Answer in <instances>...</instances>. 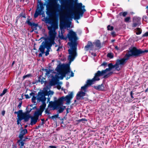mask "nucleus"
<instances>
[{
  "mask_svg": "<svg viewBox=\"0 0 148 148\" xmlns=\"http://www.w3.org/2000/svg\"><path fill=\"white\" fill-rule=\"evenodd\" d=\"M85 7V6L83 5L82 3H76L75 5L76 11L75 12L70 10L64 14H60V22H62L64 25L67 27H70L71 23V21L73 18L75 20H77L76 22L79 23L77 20L83 16L86 11Z\"/></svg>",
  "mask_w": 148,
  "mask_h": 148,
  "instance_id": "obj_1",
  "label": "nucleus"
},
{
  "mask_svg": "<svg viewBox=\"0 0 148 148\" xmlns=\"http://www.w3.org/2000/svg\"><path fill=\"white\" fill-rule=\"evenodd\" d=\"M67 38L70 42L68 43L70 47V48L68 50L69 55L68 59L69 63L71 64L77 56L76 50L77 47V38L76 34L72 30H70L67 35Z\"/></svg>",
  "mask_w": 148,
  "mask_h": 148,
  "instance_id": "obj_2",
  "label": "nucleus"
},
{
  "mask_svg": "<svg viewBox=\"0 0 148 148\" xmlns=\"http://www.w3.org/2000/svg\"><path fill=\"white\" fill-rule=\"evenodd\" d=\"M57 71L59 73L58 74H56L55 76L52 77V79L50 81V83L51 86H54L58 84H61V82H58L59 79H63L66 74L70 72L69 65L68 64H62L57 67Z\"/></svg>",
  "mask_w": 148,
  "mask_h": 148,
  "instance_id": "obj_3",
  "label": "nucleus"
},
{
  "mask_svg": "<svg viewBox=\"0 0 148 148\" xmlns=\"http://www.w3.org/2000/svg\"><path fill=\"white\" fill-rule=\"evenodd\" d=\"M44 5L46 6L47 11V14L50 17H53L56 12L64 14L59 10L60 5L58 3L56 0H45Z\"/></svg>",
  "mask_w": 148,
  "mask_h": 148,
  "instance_id": "obj_4",
  "label": "nucleus"
},
{
  "mask_svg": "<svg viewBox=\"0 0 148 148\" xmlns=\"http://www.w3.org/2000/svg\"><path fill=\"white\" fill-rule=\"evenodd\" d=\"M41 39H43L44 41L42 43L39 50L42 53H45V55L47 56L49 54V52L51 50V47L54 44L55 41L48 37H42Z\"/></svg>",
  "mask_w": 148,
  "mask_h": 148,
  "instance_id": "obj_5",
  "label": "nucleus"
},
{
  "mask_svg": "<svg viewBox=\"0 0 148 148\" xmlns=\"http://www.w3.org/2000/svg\"><path fill=\"white\" fill-rule=\"evenodd\" d=\"M42 20L46 23L52 24L51 26L48 27L49 30L48 37L54 41L57 34L56 30L58 27V24L56 23H53V20L52 18L45 17V16Z\"/></svg>",
  "mask_w": 148,
  "mask_h": 148,
  "instance_id": "obj_6",
  "label": "nucleus"
},
{
  "mask_svg": "<svg viewBox=\"0 0 148 148\" xmlns=\"http://www.w3.org/2000/svg\"><path fill=\"white\" fill-rule=\"evenodd\" d=\"M131 56H138L134 48L130 49L129 51L127 53L124 57L121 59L118 60L114 65V68L116 70L119 71L120 70V66L123 65L129 59V58Z\"/></svg>",
  "mask_w": 148,
  "mask_h": 148,
  "instance_id": "obj_7",
  "label": "nucleus"
},
{
  "mask_svg": "<svg viewBox=\"0 0 148 148\" xmlns=\"http://www.w3.org/2000/svg\"><path fill=\"white\" fill-rule=\"evenodd\" d=\"M108 66V68H107L105 70H103L101 71H98L95 75L98 78H99L100 76L104 75V78H107L111 75L113 73L112 72L110 71L111 70L114 68V65H113L111 63L109 64Z\"/></svg>",
  "mask_w": 148,
  "mask_h": 148,
  "instance_id": "obj_8",
  "label": "nucleus"
},
{
  "mask_svg": "<svg viewBox=\"0 0 148 148\" xmlns=\"http://www.w3.org/2000/svg\"><path fill=\"white\" fill-rule=\"evenodd\" d=\"M37 99L39 101L42 102V104L40 106V109L42 112L44 111L46 107V104L45 101L46 100V98L43 92H40L38 93V97Z\"/></svg>",
  "mask_w": 148,
  "mask_h": 148,
  "instance_id": "obj_9",
  "label": "nucleus"
},
{
  "mask_svg": "<svg viewBox=\"0 0 148 148\" xmlns=\"http://www.w3.org/2000/svg\"><path fill=\"white\" fill-rule=\"evenodd\" d=\"M99 78H98L95 75L94 77L92 79L88 80L86 82V84L84 86L81 87V90L84 91V92L85 93V92H86V89L89 86L94 84L96 81H99Z\"/></svg>",
  "mask_w": 148,
  "mask_h": 148,
  "instance_id": "obj_10",
  "label": "nucleus"
},
{
  "mask_svg": "<svg viewBox=\"0 0 148 148\" xmlns=\"http://www.w3.org/2000/svg\"><path fill=\"white\" fill-rule=\"evenodd\" d=\"M41 114L42 112L40 110L36 111L34 114L33 116L31 117V122L30 125H32L35 124L38 119L39 116L41 115Z\"/></svg>",
  "mask_w": 148,
  "mask_h": 148,
  "instance_id": "obj_11",
  "label": "nucleus"
},
{
  "mask_svg": "<svg viewBox=\"0 0 148 148\" xmlns=\"http://www.w3.org/2000/svg\"><path fill=\"white\" fill-rule=\"evenodd\" d=\"M44 9V7L43 3L40 2V6L38 7L37 8L34 15V17L35 18L38 17L39 15H43L44 14V12L43 11Z\"/></svg>",
  "mask_w": 148,
  "mask_h": 148,
  "instance_id": "obj_12",
  "label": "nucleus"
},
{
  "mask_svg": "<svg viewBox=\"0 0 148 148\" xmlns=\"http://www.w3.org/2000/svg\"><path fill=\"white\" fill-rule=\"evenodd\" d=\"M141 18L139 17L134 16L133 19V24L132 27H138L141 24Z\"/></svg>",
  "mask_w": 148,
  "mask_h": 148,
  "instance_id": "obj_13",
  "label": "nucleus"
},
{
  "mask_svg": "<svg viewBox=\"0 0 148 148\" xmlns=\"http://www.w3.org/2000/svg\"><path fill=\"white\" fill-rule=\"evenodd\" d=\"M58 107V105L56 101H50L48 105V108H49L51 110H56Z\"/></svg>",
  "mask_w": 148,
  "mask_h": 148,
  "instance_id": "obj_14",
  "label": "nucleus"
},
{
  "mask_svg": "<svg viewBox=\"0 0 148 148\" xmlns=\"http://www.w3.org/2000/svg\"><path fill=\"white\" fill-rule=\"evenodd\" d=\"M73 97V93L71 92L69 94L66 95L65 97H64V101L66 102V103L69 104L70 102V100Z\"/></svg>",
  "mask_w": 148,
  "mask_h": 148,
  "instance_id": "obj_15",
  "label": "nucleus"
},
{
  "mask_svg": "<svg viewBox=\"0 0 148 148\" xmlns=\"http://www.w3.org/2000/svg\"><path fill=\"white\" fill-rule=\"evenodd\" d=\"M86 93L82 91L78 92L76 95V98L77 100H81L83 99V97L85 95Z\"/></svg>",
  "mask_w": 148,
  "mask_h": 148,
  "instance_id": "obj_16",
  "label": "nucleus"
},
{
  "mask_svg": "<svg viewBox=\"0 0 148 148\" xmlns=\"http://www.w3.org/2000/svg\"><path fill=\"white\" fill-rule=\"evenodd\" d=\"M133 48L138 56H140L141 54L145 53L148 52V49L143 51L140 49H138L135 47Z\"/></svg>",
  "mask_w": 148,
  "mask_h": 148,
  "instance_id": "obj_17",
  "label": "nucleus"
},
{
  "mask_svg": "<svg viewBox=\"0 0 148 148\" xmlns=\"http://www.w3.org/2000/svg\"><path fill=\"white\" fill-rule=\"evenodd\" d=\"M84 48L85 50L86 51H87L89 50H92L93 48V44L91 42L88 41Z\"/></svg>",
  "mask_w": 148,
  "mask_h": 148,
  "instance_id": "obj_18",
  "label": "nucleus"
},
{
  "mask_svg": "<svg viewBox=\"0 0 148 148\" xmlns=\"http://www.w3.org/2000/svg\"><path fill=\"white\" fill-rule=\"evenodd\" d=\"M64 101V96H63L59 99L56 102L59 106H62L63 104V102Z\"/></svg>",
  "mask_w": 148,
  "mask_h": 148,
  "instance_id": "obj_19",
  "label": "nucleus"
},
{
  "mask_svg": "<svg viewBox=\"0 0 148 148\" xmlns=\"http://www.w3.org/2000/svg\"><path fill=\"white\" fill-rule=\"evenodd\" d=\"M27 132V131L26 129H25L22 130L19 136V138L20 139H22L23 136Z\"/></svg>",
  "mask_w": 148,
  "mask_h": 148,
  "instance_id": "obj_20",
  "label": "nucleus"
},
{
  "mask_svg": "<svg viewBox=\"0 0 148 148\" xmlns=\"http://www.w3.org/2000/svg\"><path fill=\"white\" fill-rule=\"evenodd\" d=\"M25 141V140H22V139H20L18 140L17 143H18V145L20 146V148H24L23 147L24 146L25 143L24 142Z\"/></svg>",
  "mask_w": 148,
  "mask_h": 148,
  "instance_id": "obj_21",
  "label": "nucleus"
},
{
  "mask_svg": "<svg viewBox=\"0 0 148 148\" xmlns=\"http://www.w3.org/2000/svg\"><path fill=\"white\" fill-rule=\"evenodd\" d=\"M64 32V30L61 29V34H59V37L60 39H63L66 40L67 38V36H64L63 35V34Z\"/></svg>",
  "mask_w": 148,
  "mask_h": 148,
  "instance_id": "obj_22",
  "label": "nucleus"
},
{
  "mask_svg": "<svg viewBox=\"0 0 148 148\" xmlns=\"http://www.w3.org/2000/svg\"><path fill=\"white\" fill-rule=\"evenodd\" d=\"M66 107L63 106L58 105V107L56 110H58V112L59 113L62 112L65 109Z\"/></svg>",
  "mask_w": 148,
  "mask_h": 148,
  "instance_id": "obj_23",
  "label": "nucleus"
},
{
  "mask_svg": "<svg viewBox=\"0 0 148 148\" xmlns=\"http://www.w3.org/2000/svg\"><path fill=\"white\" fill-rule=\"evenodd\" d=\"M23 119L25 121H28L31 116L27 113H24Z\"/></svg>",
  "mask_w": 148,
  "mask_h": 148,
  "instance_id": "obj_24",
  "label": "nucleus"
},
{
  "mask_svg": "<svg viewBox=\"0 0 148 148\" xmlns=\"http://www.w3.org/2000/svg\"><path fill=\"white\" fill-rule=\"evenodd\" d=\"M97 89L100 90H104V87L103 85L101 84L97 87Z\"/></svg>",
  "mask_w": 148,
  "mask_h": 148,
  "instance_id": "obj_25",
  "label": "nucleus"
},
{
  "mask_svg": "<svg viewBox=\"0 0 148 148\" xmlns=\"http://www.w3.org/2000/svg\"><path fill=\"white\" fill-rule=\"evenodd\" d=\"M24 113L22 114H18L17 117L18 119H20V120H22L23 119L24 117Z\"/></svg>",
  "mask_w": 148,
  "mask_h": 148,
  "instance_id": "obj_26",
  "label": "nucleus"
},
{
  "mask_svg": "<svg viewBox=\"0 0 148 148\" xmlns=\"http://www.w3.org/2000/svg\"><path fill=\"white\" fill-rule=\"evenodd\" d=\"M136 34L137 35L140 34L141 33V29L139 28H137L136 29Z\"/></svg>",
  "mask_w": 148,
  "mask_h": 148,
  "instance_id": "obj_27",
  "label": "nucleus"
},
{
  "mask_svg": "<svg viewBox=\"0 0 148 148\" xmlns=\"http://www.w3.org/2000/svg\"><path fill=\"white\" fill-rule=\"evenodd\" d=\"M96 47L100 48L101 47V43L99 40L97 41L95 43Z\"/></svg>",
  "mask_w": 148,
  "mask_h": 148,
  "instance_id": "obj_28",
  "label": "nucleus"
},
{
  "mask_svg": "<svg viewBox=\"0 0 148 148\" xmlns=\"http://www.w3.org/2000/svg\"><path fill=\"white\" fill-rule=\"evenodd\" d=\"M7 90L6 89H4L2 93L0 94V97H2L5 95L7 91Z\"/></svg>",
  "mask_w": 148,
  "mask_h": 148,
  "instance_id": "obj_29",
  "label": "nucleus"
},
{
  "mask_svg": "<svg viewBox=\"0 0 148 148\" xmlns=\"http://www.w3.org/2000/svg\"><path fill=\"white\" fill-rule=\"evenodd\" d=\"M114 29V27L112 26H110V25H108L107 26V29L108 30H112Z\"/></svg>",
  "mask_w": 148,
  "mask_h": 148,
  "instance_id": "obj_30",
  "label": "nucleus"
},
{
  "mask_svg": "<svg viewBox=\"0 0 148 148\" xmlns=\"http://www.w3.org/2000/svg\"><path fill=\"white\" fill-rule=\"evenodd\" d=\"M127 14V12H121L119 13L120 16L122 15L123 16H125Z\"/></svg>",
  "mask_w": 148,
  "mask_h": 148,
  "instance_id": "obj_31",
  "label": "nucleus"
},
{
  "mask_svg": "<svg viewBox=\"0 0 148 148\" xmlns=\"http://www.w3.org/2000/svg\"><path fill=\"white\" fill-rule=\"evenodd\" d=\"M45 70L46 72L45 73V75L48 76L50 73V71L47 69H45Z\"/></svg>",
  "mask_w": 148,
  "mask_h": 148,
  "instance_id": "obj_32",
  "label": "nucleus"
},
{
  "mask_svg": "<svg viewBox=\"0 0 148 148\" xmlns=\"http://www.w3.org/2000/svg\"><path fill=\"white\" fill-rule=\"evenodd\" d=\"M27 23L28 24L31 25L35 26H36L37 25H36L34 23H33L32 24V23L29 21H27Z\"/></svg>",
  "mask_w": 148,
  "mask_h": 148,
  "instance_id": "obj_33",
  "label": "nucleus"
},
{
  "mask_svg": "<svg viewBox=\"0 0 148 148\" xmlns=\"http://www.w3.org/2000/svg\"><path fill=\"white\" fill-rule=\"evenodd\" d=\"M107 56L110 58H112L113 57L112 54L111 53H108L107 54Z\"/></svg>",
  "mask_w": 148,
  "mask_h": 148,
  "instance_id": "obj_34",
  "label": "nucleus"
},
{
  "mask_svg": "<svg viewBox=\"0 0 148 148\" xmlns=\"http://www.w3.org/2000/svg\"><path fill=\"white\" fill-rule=\"evenodd\" d=\"M130 18L129 17H127L125 18V21L126 22H128L130 20Z\"/></svg>",
  "mask_w": 148,
  "mask_h": 148,
  "instance_id": "obj_35",
  "label": "nucleus"
},
{
  "mask_svg": "<svg viewBox=\"0 0 148 148\" xmlns=\"http://www.w3.org/2000/svg\"><path fill=\"white\" fill-rule=\"evenodd\" d=\"M36 97L34 96H33L32 98V100L33 102H35V100L36 99Z\"/></svg>",
  "mask_w": 148,
  "mask_h": 148,
  "instance_id": "obj_36",
  "label": "nucleus"
},
{
  "mask_svg": "<svg viewBox=\"0 0 148 148\" xmlns=\"http://www.w3.org/2000/svg\"><path fill=\"white\" fill-rule=\"evenodd\" d=\"M61 1L62 4V6H63L64 4H65L67 1V0H61Z\"/></svg>",
  "mask_w": 148,
  "mask_h": 148,
  "instance_id": "obj_37",
  "label": "nucleus"
},
{
  "mask_svg": "<svg viewBox=\"0 0 148 148\" xmlns=\"http://www.w3.org/2000/svg\"><path fill=\"white\" fill-rule=\"evenodd\" d=\"M30 75H31V74H28V75H25L23 77V79L24 80L27 77H29L30 76Z\"/></svg>",
  "mask_w": 148,
  "mask_h": 148,
  "instance_id": "obj_38",
  "label": "nucleus"
},
{
  "mask_svg": "<svg viewBox=\"0 0 148 148\" xmlns=\"http://www.w3.org/2000/svg\"><path fill=\"white\" fill-rule=\"evenodd\" d=\"M107 65V63L106 62H103L102 64L100 66H106Z\"/></svg>",
  "mask_w": 148,
  "mask_h": 148,
  "instance_id": "obj_39",
  "label": "nucleus"
},
{
  "mask_svg": "<svg viewBox=\"0 0 148 148\" xmlns=\"http://www.w3.org/2000/svg\"><path fill=\"white\" fill-rule=\"evenodd\" d=\"M15 113H17L18 114H23L22 112V110H19L18 112H15Z\"/></svg>",
  "mask_w": 148,
  "mask_h": 148,
  "instance_id": "obj_40",
  "label": "nucleus"
},
{
  "mask_svg": "<svg viewBox=\"0 0 148 148\" xmlns=\"http://www.w3.org/2000/svg\"><path fill=\"white\" fill-rule=\"evenodd\" d=\"M39 81L41 82V84H43V83H45V81L43 80V79H41V80L40 79L39 80Z\"/></svg>",
  "mask_w": 148,
  "mask_h": 148,
  "instance_id": "obj_41",
  "label": "nucleus"
},
{
  "mask_svg": "<svg viewBox=\"0 0 148 148\" xmlns=\"http://www.w3.org/2000/svg\"><path fill=\"white\" fill-rule=\"evenodd\" d=\"M21 120H20L19 119H18L17 120V124L18 125L19 124H20V125H21V123H20V122L21 121Z\"/></svg>",
  "mask_w": 148,
  "mask_h": 148,
  "instance_id": "obj_42",
  "label": "nucleus"
},
{
  "mask_svg": "<svg viewBox=\"0 0 148 148\" xmlns=\"http://www.w3.org/2000/svg\"><path fill=\"white\" fill-rule=\"evenodd\" d=\"M82 121H87V120L85 119H81L78 120V121L79 122H80Z\"/></svg>",
  "mask_w": 148,
  "mask_h": 148,
  "instance_id": "obj_43",
  "label": "nucleus"
},
{
  "mask_svg": "<svg viewBox=\"0 0 148 148\" xmlns=\"http://www.w3.org/2000/svg\"><path fill=\"white\" fill-rule=\"evenodd\" d=\"M49 148H57V147L55 146L50 145L49 146Z\"/></svg>",
  "mask_w": 148,
  "mask_h": 148,
  "instance_id": "obj_44",
  "label": "nucleus"
},
{
  "mask_svg": "<svg viewBox=\"0 0 148 148\" xmlns=\"http://www.w3.org/2000/svg\"><path fill=\"white\" fill-rule=\"evenodd\" d=\"M143 36H148V32H147L145 33Z\"/></svg>",
  "mask_w": 148,
  "mask_h": 148,
  "instance_id": "obj_45",
  "label": "nucleus"
},
{
  "mask_svg": "<svg viewBox=\"0 0 148 148\" xmlns=\"http://www.w3.org/2000/svg\"><path fill=\"white\" fill-rule=\"evenodd\" d=\"M57 116L56 115H55L52 116H51V118L53 119H55V118H57Z\"/></svg>",
  "mask_w": 148,
  "mask_h": 148,
  "instance_id": "obj_46",
  "label": "nucleus"
},
{
  "mask_svg": "<svg viewBox=\"0 0 148 148\" xmlns=\"http://www.w3.org/2000/svg\"><path fill=\"white\" fill-rule=\"evenodd\" d=\"M22 105V102L20 103L19 105H18V107L19 108H20L21 107Z\"/></svg>",
  "mask_w": 148,
  "mask_h": 148,
  "instance_id": "obj_47",
  "label": "nucleus"
},
{
  "mask_svg": "<svg viewBox=\"0 0 148 148\" xmlns=\"http://www.w3.org/2000/svg\"><path fill=\"white\" fill-rule=\"evenodd\" d=\"M57 89L58 90H60L61 88V86L60 85H58L57 86Z\"/></svg>",
  "mask_w": 148,
  "mask_h": 148,
  "instance_id": "obj_48",
  "label": "nucleus"
},
{
  "mask_svg": "<svg viewBox=\"0 0 148 148\" xmlns=\"http://www.w3.org/2000/svg\"><path fill=\"white\" fill-rule=\"evenodd\" d=\"M62 48V47H61V46L59 47H58V49H57V51H59L60 50V49H61Z\"/></svg>",
  "mask_w": 148,
  "mask_h": 148,
  "instance_id": "obj_49",
  "label": "nucleus"
},
{
  "mask_svg": "<svg viewBox=\"0 0 148 148\" xmlns=\"http://www.w3.org/2000/svg\"><path fill=\"white\" fill-rule=\"evenodd\" d=\"M45 112L46 113L49 114V110H48V109H46L45 110Z\"/></svg>",
  "mask_w": 148,
  "mask_h": 148,
  "instance_id": "obj_50",
  "label": "nucleus"
},
{
  "mask_svg": "<svg viewBox=\"0 0 148 148\" xmlns=\"http://www.w3.org/2000/svg\"><path fill=\"white\" fill-rule=\"evenodd\" d=\"M5 111H4V110L3 111L1 112V114H2V115L3 116H4L5 114Z\"/></svg>",
  "mask_w": 148,
  "mask_h": 148,
  "instance_id": "obj_51",
  "label": "nucleus"
},
{
  "mask_svg": "<svg viewBox=\"0 0 148 148\" xmlns=\"http://www.w3.org/2000/svg\"><path fill=\"white\" fill-rule=\"evenodd\" d=\"M74 73H73V72L71 71V77H73L74 76Z\"/></svg>",
  "mask_w": 148,
  "mask_h": 148,
  "instance_id": "obj_52",
  "label": "nucleus"
},
{
  "mask_svg": "<svg viewBox=\"0 0 148 148\" xmlns=\"http://www.w3.org/2000/svg\"><path fill=\"white\" fill-rule=\"evenodd\" d=\"M44 53H42V52H41V53H40L39 54V57H41L42 56V54H44Z\"/></svg>",
  "mask_w": 148,
  "mask_h": 148,
  "instance_id": "obj_53",
  "label": "nucleus"
},
{
  "mask_svg": "<svg viewBox=\"0 0 148 148\" xmlns=\"http://www.w3.org/2000/svg\"><path fill=\"white\" fill-rule=\"evenodd\" d=\"M26 98L27 99H28L29 98V97L28 95H25Z\"/></svg>",
  "mask_w": 148,
  "mask_h": 148,
  "instance_id": "obj_54",
  "label": "nucleus"
},
{
  "mask_svg": "<svg viewBox=\"0 0 148 148\" xmlns=\"http://www.w3.org/2000/svg\"><path fill=\"white\" fill-rule=\"evenodd\" d=\"M115 49H116V50H119V47H118V46H115Z\"/></svg>",
  "mask_w": 148,
  "mask_h": 148,
  "instance_id": "obj_55",
  "label": "nucleus"
},
{
  "mask_svg": "<svg viewBox=\"0 0 148 148\" xmlns=\"http://www.w3.org/2000/svg\"><path fill=\"white\" fill-rule=\"evenodd\" d=\"M114 34H115V33H114V32H112L111 33V34H112V35H114Z\"/></svg>",
  "mask_w": 148,
  "mask_h": 148,
  "instance_id": "obj_56",
  "label": "nucleus"
},
{
  "mask_svg": "<svg viewBox=\"0 0 148 148\" xmlns=\"http://www.w3.org/2000/svg\"><path fill=\"white\" fill-rule=\"evenodd\" d=\"M133 95L132 91H131L130 92V95Z\"/></svg>",
  "mask_w": 148,
  "mask_h": 148,
  "instance_id": "obj_57",
  "label": "nucleus"
},
{
  "mask_svg": "<svg viewBox=\"0 0 148 148\" xmlns=\"http://www.w3.org/2000/svg\"><path fill=\"white\" fill-rule=\"evenodd\" d=\"M40 125H38V126L37 127V128H40Z\"/></svg>",
  "mask_w": 148,
  "mask_h": 148,
  "instance_id": "obj_58",
  "label": "nucleus"
},
{
  "mask_svg": "<svg viewBox=\"0 0 148 148\" xmlns=\"http://www.w3.org/2000/svg\"><path fill=\"white\" fill-rule=\"evenodd\" d=\"M14 63H15V62H14V61H13V62H12V65H13L14 64Z\"/></svg>",
  "mask_w": 148,
  "mask_h": 148,
  "instance_id": "obj_59",
  "label": "nucleus"
},
{
  "mask_svg": "<svg viewBox=\"0 0 148 148\" xmlns=\"http://www.w3.org/2000/svg\"><path fill=\"white\" fill-rule=\"evenodd\" d=\"M131 95V98L132 99H133L134 98V97H133V95Z\"/></svg>",
  "mask_w": 148,
  "mask_h": 148,
  "instance_id": "obj_60",
  "label": "nucleus"
},
{
  "mask_svg": "<svg viewBox=\"0 0 148 148\" xmlns=\"http://www.w3.org/2000/svg\"><path fill=\"white\" fill-rule=\"evenodd\" d=\"M65 90V89H64V90H63V91H64V93H66V92H65V90Z\"/></svg>",
  "mask_w": 148,
  "mask_h": 148,
  "instance_id": "obj_61",
  "label": "nucleus"
},
{
  "mask_svg": "<svg viewBox=\"0 0 148 148\" xmlns=\"http://www.w3.org/2000/svg\"><path fill=\"white\" fill-rule=\"evenodd\" d=\"M86 58V56H84L82 58V59H83L84 58Z\"/></svg>",
  "mask_w": 148,
  "mask_h": 148,
  "instance_id": "obj_62",
  "label": "nucleus"
},
{
  "mask_svg": "<svg viewBox=\"0 0 148 148\" xmlns=\"http://www.w3.org/2000/svg\"><path fill=\"white\" fill-rule=\"evenodd\" d=\"M69 1H70V2H71H71H73V0H69Z\"/></svg>",
  "mask_w": 148,
  "mask_h": 148,
  "instance_id": "obj_63",
  "label": "nucleus"
},
{
  "mask_svg": "<svg viewBox=\"0 0 148 148\" xmlns=\"http://www.w3.org/2000/svg\"><path fill=\"white\" fill-rule=\"evenodd\" d=\"M146 8L148 9V5L146 7Z\"/></svg>",
  "mask_w": 148,
  "mask_h": 148,
  "instance_id": "obj_64",
  "label": "nucleus"
}]
</instances>
